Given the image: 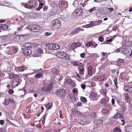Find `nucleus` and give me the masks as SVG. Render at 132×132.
<instances>
[{
  "mask_svg": "<svg viewBox=\"0 0 132 132\" xmlns=\"http://www.w3.org/2000/svg\"><path fill=\"white\" fill-rule=\"evenodd\" d=\"M78 69L79 72V73L81 75H83L84 74V66L82 64L78 68Z\"/></svg>",
  "mask_w": 132,
  "mask_h": 132,
  "instance_id": "14",
  "label": "nucleus"
},
{
  "mask_svg": "<svg viewBox=\"0 0 132 132\" xmlns=\"http://www.w3.org/2000/svg\"><path fill=\"white\" fill-rule=\"evenodd\" d=\"M1 29L2 30H6L8 28L7 25L5 24H2L0 25Z\"/></svg>",
  "mask_w": 132,
  "mask_h": 132,
  "instance_id": "26",
  "label": "nucleus"
},
{
  "mask_svg": "<svg viewBox=\"0 0 132 132\" xmlns=\"http://www.w3.org/2000/svg\"><path fill=\"white\" fill-rule=\"evenodd\" d=\"M21 4L23 5L26 8L31 9L34 7V5H29L26 4V3H21Z\"/></svg>",
  "mask_w": 132,
  "mask_h": 132,
  "instance_id": "17",
  "label": "nucleus"
},
{
  "mask_svg": "<svg viewBox=\"0 0 132 132\" xmlns=\"http://www.w3.org/2000/svg\"><path fill=\"white\" fill-rule=\"evenodd\" d=\"M9 102L10 103H14V101L13 100L10 99H9Z\"/></svg>",
  "mask_w": 132,
  "mask_h": 132,
  "instance_id": "63",
  "label": "nucleus"
},
{
  "mask_svg": "<svg viewBox=\"0 0 132 132\" xmlns=\"http://www.w3.org/2000/svg\"><path fill=\"white\" fill-rule=\"evenodd\" d=\"M32 132V130L31 131H29V129L28 128H27L25 130V132Z\"/></svg>",
  "mask_w": 132,
  "mask_h": 132,
  "instance_id": "64",
  "label": "nucleus"
},
{
  "mask_svg": "<svg viewBox=\"0 0 132 132\" xmlns=\"http://www.w3.org/2000/svg\"><path fill=\"white\" fill-rule=\"evenodd\" d=\"M107 9L109 11H108L110 12H111L113 10V9L112 7H110L109 8H107Z\"/></svg>",
  "mask_w": 132,
  "mask_h": 132,
  "instance_id": "57",
  "label": "nucleus"
},
{
  "mask_svg": "<svg viewBox=\"0 0 132 132\" xmlns=\"http://www.w3.org/2000/svg\"><path fill=\"white\" fill-rule=\"evenodd\" d=\"M106 79V77L104 76H100L98 77V81L102 82L105 80Z\"/></svg>",
  "mask_w": 132,
  "mask_h": 132,
  "instance_id": "20",
  "label": "nucleus"
},
{
  "mask_svg": "<svg viewBox=\"0 0 132 132\" xmlns=\"http://www.w3.org/2000/svg\"><path fill=\"white\" fill-rule=\"evenodd\" d=\"M25 69V68L23 66L19 67L18 68V70L20 71H22Z\"/></svg>",
  "mask_w": 132,
  "mask_h": 132,
  "instance_id": "31",
  "label": "nucleus"
},
{
  "mask_svg": "<svg viewBox=\"0 0 132 132\" xmlns=\"http://www.w3.org/2000/svg\"><path fill=\"white\" fill-rule=\"evenodd\" d=\"M81 87L83 89H85V88L86 86L84 84H81Z\"/></svg>",
  "mask_w": 132,
  "mask_h": 132,
  "instance_id": "60",
  "label": "nucleus"
},
{
  "mask_svg": "<svg viewBox=\"0 0 132 132\" xmlns=\"http://www.w3.org/2000/svg\"><path fill=\"white\" fill-rule=\"evenodd\" d=\"M0 37L2 40H4L6 38L7 36L6 35L1 36Z\"/></svg>",
  "mask_w": 132,
  "mask_h": 132,
  "instance_id": "48",
  "label": "nucleus"
},
{
  "mask_svg": "<svg viewBox=\"0 0 132 132\" xmlns=\"http://www.w3.org/2000/svg\"><path fill=\"white\" fill-rule=\"evenodd\" d=\"M101 111L102 113L105 115H108L110 113L109 110L104 109H102Z\"/></svg>",
  "mask_w": 132,
  "mask_h": 132,
  "instance_id": "23",
  "label": "nucleus"
},
{
  "mask_svg": "<svg viewBox=\"0 0 132 132\" xmlns=\"http://www.w3.org/2000/svg\"><path fill=\"white\" fill-rule=\"evenodd\" d=\"M31 43H26L24 44L23 45V46L26 48H31Z\"/></svg>",
  "mask_w": 132,
  "mask_h": 132,
  "instance_id": "25",
  "label": "nucleus"
},
{
  "mask_svg": "<svg viewBox=\"0 0 132 132\" xmlns=\"http://www.w3.org/2000/svg\"><path fill=\"white\" fill-rule=\"evenodd\" d=\"M51 35V34L49 32H46L45 33V35L46 36H49Z\"/></svg>",
  "mask_w": 132,
  "mask_h": 132,
  "instance_id": "55",
  "label": "nucleus"
},
{
  "mask_svg": "<svg viewBox=\"0 0 132 132\" xmlns=\"http://www.w3.org/2000/svg\"><path fill=\"white\" fill-rule=\"evenodd\" d=\"M102 20H98L97 22V23L96 24H95L93 22H91L90 24L84 26H83V27L84 28H88L92 27L93 26L98 25H100V23L102 22Z\"/></svg>",
  "mask_w": 132,
  "mask_h": 132,
  "instance_id": "9",
  "label": "nucleus"
},
{
  "mask_svg": "<svg viewBox=\"0 0 132 132\" xmlns=\"http://www.w3.org/2000/svg\"><path fill=\"white\" fill-rule=\"evenodd\" d=\"M124 95L125 96V98L126 100H127L128 102L130 101V99L129 98L128 95L127 94H124Z\"/></svg>",
  "mask_w": 132,
  "mask_h": 132,
  "instance_id": "30",
  "label": "nucleus"
},
{
  "mask_svg": "<svg viewBox=\"0 0 132 132\" xmlns=\"http://www.w3.org/2000/svg\"><path fill=\"white\" fill-rule=\"evenodd\" d=\"M46 46L48 49L50 50H57L60 48V46L58 45L53 43L47 44Z\"/></svg>",
  "mask_w": 132,
  "mask_h": 132,
  "instance_id": "3",
  "label": "nucleus"
},
{
  "mask_svg": "<svg viewBox=\"0 0 132 132\" xmlns=\"http://www.w3.org/2000/svg\"><path fill=\"white\" fill-rule=\"evenodd\" d=\"M75 44L77 47H79L81 45V43L79 42H75Z\"/></svg>",
  "mask_w": 132,
  "mask_h": 132,
  "instance_id": "49",
  "label": "nucleus"
},
{
  "mask_svg": "<svg viewBox=\"0 0 132 132\" xmlns=\"http://www.w3.org/2000/svg\"><path fill=\"white\" fill-rule=\"evenodd\" d=\"M52 87V84H47L42 88V90L45 92H49L51 90Z\"/></svg>",
  "mask_w": 132,
  "mask_h": 132,
  "instance_id": "8",
  "label": "nucleus"
},
{
  "mask_svg": "<svg viewBox=\"0 0 132 132\" xmlns=\"http://www.w3.org/2000/svg\"><path fill=\"white\" fill-rule=\"evenodd\" d=\"M89 97L92 100H97L98 99L96 94L94 92H92L90 93Z\"/></svg>",
  "mask_w": 132,
  "mask_h": 132,
  "instance_id": "13",
  "label": "nucleus"
},
{
  "mask_svg": "<svg viewBox=\"0 0 132 132\" xmlns=\"http://www.w3.org/2000/svg\"><path fill=\"white\" fill-rule=\"evenodd\" d=\"M31 48H34V47H37L38 46V45L36 43H31Z\"/></svg>",
  "mask_w": 132,
  "mask_h": 132,
  "instance_id": "40",
  "label": "nucleus"
},
{
  "mask_svg": "<svg viewBox=\"0 0 132 132\" xmlns=\"http://www.w3.org/2000/svg\"><path fill=\"white\" fill-rule=\"evenodd\" d=\"M103 122L102 119H100L99 118H97L95 119L94 121V123L97 125H98L102 123Z\"/></svg>",
  "mask_w": 132,
  "mask_h": 132,
  "instance_id": "12",
  "label": "nucleus"
},
{
  "mask_svg": "<svg viewBox=\"0 0 132 132\" xmlns=\"http://www.w3.org/2000/svg\"><path fill=\"white\" fill-rule=\"evenodd\" d=\"M123 116L122 114L120 113H117L114 116V118L116 119H121L123 118Z\"/></svg>",
  "mask_w": 132,
  "mask_h": 132,
  "instance_id": "16",
  "label": "nucleus"
},
{
  "mask_svg": "<svg viewBox=\"0 0 132 132\" xmlns=\"http://www.w3.org/2000/svg\"><path fill=\"white\" fill-rule=\"evenodd\" d=\"M81 64H81L80 63L78 62H74L73 63V65L76 66H80L81 65Z\"/></svg>",
  "mask_w": 132,
  "mask_h": 132,
  "instance_id": "41",
  "label": "nucleus"
},
{
  "mask_svg": "<svg viewBox=\"0 0 132 132\" xmlns=\"http://www.w3.org/2000/svg\"><path fill=\"white\" fill-rule=\"evenodd\" d=\"M80 57L82 58H84L85 56V54L84 53L80 54Z\"/></svg>",
  "mask_w": 132,
  "mask_h": 132,
  "instance_id": "53",
  "label": "nucleus"
},
{
  "mask_svg": "<svg viewBox=\"0 0 132 132\" xmlns=\"http://www.w3.org/2000/svg\"><path fill=\"white\" fill-rule=\"evenodd\" d=\"M73 92L74 94H75L77 92V89L76 88H75L73 90Z\"/></svg>",
  "mask_w": 132,
  "mask_h": 132,
  "instance_id": "54",
  "label": "nucleus"
},
{
  "mask_svg": "<svg viewBox=\"0 0 132 132\" xmlns=\"http://www.w3.org/2000/svg\"><path fill=\"white\" fill-rule=\"evenodd\" d=\"M50 104V103H48L47 104H45V106L48 109H51L52 106V105Z\"/></svg>",
  "mask_w": 132,
  "mask_h": 132,
  "instance_id": "35",
  "label": "nucleus"
},
{
  "mask_svg": "<svg viewBox=\"0 0 132 132\" xmlns=\"http://www.w3.org/2000/svg\"><path fill=\"white\" fill-rule=\"evenodd\" d=\"M5 104L6 105L8 104L10 102H9V99L7 100L5 99L4 101Z\"/></svg>",
  "mask_w": 132,
  "mask_h": 132,
  "instance_id": "46",
  "label": "nucleus"
},
{
  "mask_svg": "<svg viewBox=\"0 0 132 132\" xmlns=\"http://www.w3.org/2000/svg\"><path fill=\"white\" fill-rule=\"evenodd\" d=\"M83 10L80 8H78L76 9L73 12V14L76 18L82 15L83 13Z\"/></svg>",
  "mask_w": 132,
  "mask_h": 132,
  "instance_id": "5",
  "label": "nucleus"
},
{
  "mask_svg": "<svg viewBox=\"0 0 132 132\" xmlns=\"http://www.w3.org/2000/svg\"><path fill=\"white\" fill-rule=\"evenodd\" d=\"M58 6L59 8H63L66 9L68 7V4L66 1H61L59 2Z\"/></svg>",
  "mask_w": 132,
  "mask_h": 132,
  "instance_id": "7",
  "label": "nucleus"
},
{
  "mask_svg": "<svg viewBox=\"0 0 132 132\" xmlns=\"http://www.w3.org/2000/svg\"><path fill=\"white\" fill-rule=\"evenodd\" d=\"M59 113L60 114V117L61 119H63V117L62 115V112L61 110L59 111Z\"/></svg>",
  "mask_w": 132,
  "mask_h": 132,
  "instance_id": "56",
  "label": "nucleus"
},
{
  "mask_svg": "<svg viewBox=\"0 0 132 132\" xmlns=\"http://www.w3.org/2000/svg\"><path fill=\"white\" fill-rule=\"evenodd\" d=\"M42 76V74L41 73H39L36 75L35 76V77L36 78H39Z\"/></svg>",
  "mask_w": 132,
  "mask_h": 132,
  "instance_id": "37",
  "label": "nucleus"
},
{
  "mask_svg": "<svg viewBox=\"0 0 132 132\" xmlns=\"http://www.w3.org/2000/svg\"><path fill=\"white\" fill-rule=\"evenodd\" d=\"M120 62L121 63H124V60L123 59H119L116 62V64L118 66L120 67L121 64L120 63H119V62Z\"/></svg>",
  "mask_w": 132,
  "mask_h": 132,
  "instance_id": "19",
  "label": "nucleus"
},
{
  "mask_svg": "<svg viewBox=\"0 0 132 132\" xmlns=\"http://www.w3.org/2000/svg\"><path fill=\"white\" fill-rule=\"evenodd\" d=\"M69 48L70 49H74L77 48L75 42L73 43L69 46Z\"/></svg>",
  "mask_w": 132,
  "mask_h": 132,
  "instance_id": "28",
  "label": "nucleus"
},
{
  "mask_svg": "<svg viewBox=\"0 0 132 132\" xmlns=\"http://www.w3.org/2000/svg\"><path fill=\"white\" fill-rule=\"evenodd\" d=\"M117 78H115L114 79V84L115 85V86H116V88H117Z\"/></svg>",
  "mask_w": 132,
  "mask_h": 132,
  "instance_id": "39",
  "label": "nucleus"
},
{
  "mask_svg": "<svg viewBox=\"0 0 132 132\" xmlns=\"http://www.w3.org/2000/svg\"><path fill=\"white\" fill-rule=\"evenodd\" d=\"M42 7H41V6L39 5L38 7L36 9V10L37 11H39L40 10V9H42Z\"/></svg>",
  "mask_w": 132,
  "mask_h": 132,
  "instance_id": "59",
  "label": "nucleus"
},
{
  "mask_svg": "<svg viewBox=\"0 0 132 132\" xmlns=\"http://www.w3.org/2000/svg\"><path fill=\"white\" fill-rule=\"evenodd\" d=\"M46 117V115H44L43 117L42 118V119H43V120L42 121V123L43 124H44L45 122V119Z\"/></svg>",
  "mask_w": 132,
  "mask_h": 132,
  "instance_id": "50",
  "label": "nucleus"
},
{
  "mask_svg": "<svg viewBox=\"0 0 132 132\" xmlns=\"http://www.w3.org/2000/svg\"><path fill=\"white\" fill-rule=\"evenodd\" d=\"M129 86L127 85L123 87L125 91H128L129 88Z\"/></svg>",
  "mask_w": 132,
  "mask_h": 132,
  "instance_id": "44",
  "label": "nucleus"
},
{
  "mask_svg": "<svg viewBox=\"0 0 132 132\" xmlns=\"http://www.w3.org/2000/svg\"><path fill=\"white\" fill-rule=\"evenodd\" d=\"M22 53L23 54L26 55H29L31 54V51L30 49L25 48L23 50Z\"/></svg>",
  "mask_w": 132,
  "mask_h": 132,
  "instance_id": "11",
  "label": "nucleus"
},
{
  "mask_svg": "<svg viewBox=\"0 0 132 132\" xmlns=\"http://www.w3.org/2000/svg\"><path fill=\"white\" fill-rule=\"evenodd\" d=\"M121 131V130L119 128L116 127L114 129V131L112 132H120Z\"/></svg>",
  "mask_w": 132,
  "mask_h": 132,
  "instance_id": "32",
  "label": "nucleus"
},
{
  "mask_svg": "<svg viewBox=\"0 0 132 132\" xmlns=\"http://www.w3.org/2000/svg\"><path fill=\"white\" fill-rule=\"evenodd\" d=\"M13 49V51L15 53H16L18 50V47L16 46H14Z\"/></svg>",
  "mask_w": 132,
  "mask_h": 132,
  "instance_id": "34",
  "label": "nucleus"
},
{
  "mask_svg": "<svg viewBox=\"0 0 132 132\" xmlns=\"http://www.w3.org/2000/svg\"><path fill=\"white\" fill-rule=\"evenodd\" d=\"M56 55L58 57L62 59L68 60L69 59V55L64 52H58Z\"/></svg>",
  "mask_w": 132,
  "mask_h": 132,
  "instance_id": "2",
  "label": "nucleus"
},
{
  "mask_svg": "<svg viewBox=\"0 0 132 132\" xmlns=\"http://www.w3.org/2000/svg\"><path fill=\"white\" fill-rule=\"evenodd\" d=\"M19 80L18 79H15L12 82L11 86L12 88L17 86L19 84Z\"/></svg>",
  "mask_w": 132,
  "mask_h": 132,
  "instance_id": "10",
  "label": "nucleus"
},
{
  "mask_svg": "<svg viewBox=\"0 0 132 132\" xmlns=\"http://www.w3.org/2000/svg\"><path fill=\"white\" fill-rule=\"evenodd\" d=\"M14 92L13 90L12 89H10L8 91V93L11 94H12Z\"/></svg>",
  "mask_w": 132,
  "mask_h": 132,
  "instance_id": "52",
  "label": "nucleus"
},
{
  "mask_svg": "<svg viewBox=\"0 0 132 132\" xmlns=\"http://www.w3.org/2000/svg\"><path fill=\"white\" fill-rule=\"evenodd\" d=\"M98 40L101 42H103L104 40L103 38L102 37H100L98 38Z\"/></svg>",
  "mask_w": 132,
  "mask_h": 132,
  "instance_id": "47",
  "label": "nucleus"
},
{
  "mask_svg": "<svg viewBox=\"0 0 132 132\" xmlns=\"http://www.w3.org/2000/svg\"><path fill=\"white\" fill-rule=\"evenodd\" d=\"M9 76L10 79L15 78L19 77V76L18 75H15L12 73L9 74Z\"/></svg>",
  "mask_w": 132,
  "mask_h": 132,
  "instance_id": "21",
  "label": "nucleus"
},
{
  "mask_svg": "<svg viewBox=\"0 0 132 132\" xmlns=\"http://www.w3.org/2000/svg\"><path fill=\"white\" fill-rule=\"evenodd\" d=\"M43 71L41 69L37 70L36 71V73H43Z\"/></svg>",
  "mask_w": 132,
  "mask_h": 132,
  "instance_id": "45",
  "label": "nucleus"
},
{
  "mask_svg": "<svg viewBox=\"0 0 132 132\" xmlns=\"http://www.w3.org/2000/svg\"><path fill=\"white\" fill-rule=\"evenodd\" d=\"M4 123V121L3 120H0V124L1 125H3Z\"/></svg>",
  "mask_w": 132,
  "mask_h": 132,
  "instance_id": "61",
  "label": "nucleus"
},
{
  "mask_svg": "<svg viewBox=\"0 0 132 132\" xmlns=\"http://www.w3.org/2000/svg\"><path fill=\"white\" fill-rule=\"evenodd\" d=\"M76 28L77 29H78V32H79V31H83L84 30L83 29L80 28L79 27H78Z\"/></svg>",
  "mask_w": 132,
  "mask_h": 132,
  "instance_id": "58",
  "label": "nucleus"
},
{
  "mask_svg": "<svg viewBox=\"0 0 132 132\" xmlns=\"http://www.w3.org/2000/svg\"><path fill=\"white\" fill-rule=\"evenodd\" d=\"M77 114L79 116H82L83 115V114L81 112L79 111L78 112Z\"/></svg>",
  "mask_w": 132,
  "mask_h": 132,
  "instance_id": "62",
  "label": "nucleus"
},
{
  "mask_svg": "<svg viewBox=\"0 0 132 132\" xmlns=\"http://www.w3.org/2000/svg\"><path fill=\"white\" fill-rule=\"evenodd\" d=\"M52 72L54 74H56L57 73L56 69L55 68H52Z\"/></svg>",
  "mask_w": 132,
  "mask_h": 132,
  "instance_id": "36",
  "label": "nucleus"
},
{
  "mask_svg": "<svg viewBox=\"0 0 132 132\" xmlns=\"http://www.w3.org/2000/svg\"><path fill=\"white\" fill-rule=\"evenodd\" d=\"M117 25H115L113 27L112 29L113 30L116 31V30L117 29Z\"/></svg>",
  "mask_w": 132,
  "mask_h": 132,
  "instance_id": "51",
  "label": "nucleus"
},
{
  "mask_svg": "<svg viewBox=\"0 0 132 132\" xmlns=\"http://www.w3.org/2000/svg\"><path fill=\"white\" fill-rule=\"evenodd\" d=\"M40 27L36 24H31L28 25L27 28L32 32L38 31L40 29Z\"/></svg>",
  "mask_w": 132,
  "mask_h": 132,
  "instance_id": "1",
  "label": "nucleus"
},
{
  "mask_svg": "<svg viewBox=\"0 0 132 132\" xmlns=\"http://www.w3.org/2000/svg\"><path fill=\"white\" fill-rule=\"evenodd\" d=\"M108 101H107L104 98L101 99L100 103L101 104H104L108 102Z\"/></svg>",
  "mask_w": 132,
  "mask_h": 132,
  "instance_id": "27",
  "label": "nucleus"
},
{
  "mask_svg": "<svg viewBox=\"0 0 132 132\" xmlns=\"http://www.w3.org/2000/svg\"><path fill=\"white\" fill-rule=\"evenodd\" d=\"M66 82L71 86H76L75 83L74 81L71 79H68L66 80Z\"/></svg>",
  "mask_w": 132,
  "mask_h": 132,
  "instance_id": "15",
  "label": "nucleus"
},
{
  "mask_svg": "<svg viewBox=\"0 0 132 132\" xmlns=\"http://www.w3.org/2000/svg\"><path fill=\"white\" fill-rule=\"evenodd\" d=\"M78 29H77V28H76L69 33V35L72 36L77 34L78 32Z\"/></svg>",
  "mask_w": 132,
  "mask_h": 132,
  "instance_id": "22",
  "label": "nucleus"
},
{
  "mask_svg": "<svg viewBox=\"0 0 132 132\" xmlns=\"http://www.w3.org/2000/svg\"><path fill=\"white\" fill-rule=\"evenodd\" d=\"M98 77H97L96 76H95L92 78L93 80L96 81H98Z\"/></svg>",
  "mask_w": 132,
  "mask_h": 132,
  "instance_id": "42",
  "label": "nucleus"
},
{
  "mask_svg": "<svg viewBox=\"0 0 132 132\" xmlns=\"http://www.w3.org/2000/svg\"><path fill=\"white\" fill-rule=\"evenodd\" d=\"M126 130L129 132H132V126H128L126 129Z\"/></svg>",
  "mask_w": 132,
  "mask_h": 132,
  "instance_id": "29",
  "label": "nucleus"
},
{
  "mask_svg": "<svg viewBox=\"0 0 132 132\" xmlns=\"http://www.w3.org/2000/svg\"><path fill=\"white\" fill-rule=\"evenodd\" d=\"M86 45L87 47H89L93 45V44L92 42H88L86 44Z\"/></svg>",
  "mask_w": 132,
  "mask_h": 132,
  "instance_id": "38",
  "label": "nucleus"
},
{
  "mask_svg": "<svg viewBox=\"0 0 132 132\" xmlns=\"http://www.w3.org/2000/svg\"><path fill=\"white\" fill-rule=\"evenodd\" d=\"M81 101L84 103H86L87 102V100L85 98L83 97H81L80 98Z\"/></svg>",
  "mask_w": 132,
  "mask_h": 132,
  "instance_id": "33",
  "label": "nucleus"
},
{
  "mask_svg": "<svg viewBox=\"0 0 132 132\" xmlns=\"http://www.w3.org/2000/svg\"><path fill=\"white\" fill-rule=\"evenodd\" d=\"M90 122V121H88L87 120L84 119L81 120L79 123L81 125H85L89 123Z\"/></svg>",
  "mask_w": 132,
  "mask_h": 132,
  "instance_id": "18",
  "label": "nucleus"
},
{
  "mask_svg": "<svg viewBox=\"0 0 132 132\" xmlns=\"http://www.w3.org/2000/svg\"><path fill=\"white\" fill-rule=\"evenodd\" d=\"M51 25L52 26H54L56 28H60L61 26V21L58 19L53 20L52 21Z\"/></svg>",
  "mask_w": 132,
  "mask_h": 132,
  "instance_id": "4",
  "label": "nucleus"
},
{
  "mask_svg": "<svg viewBox=\"0 0 132 132\" xmlns=\"http://www.w3.org/2000/svg\"><path fill=\"white\" fill-rule=\"evenodd\" d=\"M96 7H93L91 8L89 10V11L91 12H92V11L96 10Z\"/></svg>",
  "mask_w": 132,
  "mask_h": 132,
  "instance_id": "43",
  "label": "nucleus"
},
{
  "mask_svg": "<svg viewBox=\"0 0 132 132\" xmlns=\"http://www.w3.org/2000/svg\"><path fill=\"white\" fill-rule=\"evenodd\" d=\"M93 68L91 66H89L88 69V75L89 76H91L92 75V70Z\"/></svg>",
  "mask_w": 132,
  "mask_h": 132,
  "instance_id": "24",
  "label": "nucleus"
},
{
  "mask_svg": "<svg viewBox=\"0 0 132 132\" xmlns=\"http://www.w3.org/2000/svg\"><path fill=\"white\" fill-rule=\"evenodd\" d=\"M66 93V91L62 89L57 90L55 93L57 96L60 98H63L64 97Z\"/></svg>",
  "mask_w": 132,
  "mask_h": 132,
  "instance_id": "6",
  "label": "nucleus"
}]
</instances>
